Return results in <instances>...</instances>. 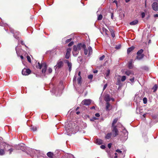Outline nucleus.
Segmentation results:
<instances>
[{
  "label": "nucleus",
  "instance_id": "4",
  "mask_svg": "<svg viewBox=\"0 0 158 158\" xmlns=\"http://www.w3.org/2000/svg\"><path fill=\"white\" fill-rule=\"evenodd\" d=\"M72 126L71 123H66L65 128L66 131L68 133L70 132L72 129Z\"/></svg>",
  "mask_w": 158,
  "mask_h": 158
},
{
  "label": "nucleus",
  "instance_id": "30",
  "mask_svg": "<svg viewBox=\"0 0 158 158\" xmlns=\"http://www.w3.org/2000/svg\"><path fill=\"white\" fill-rule=\"evenodd\" d=\"M143 50L141 49L139 50L137 53V55H142V53L143 52Z\"/></svg>",
  "mask_w": 158,
  "mask_h": 158
},
{
  "label": "nucleus",
  "instance_id": "44",
  "mask_svg": "<svg viewBox=\"0 0 158 158\" xmlns=\"http://www.w3.org/2000/svg\"><path fill=\"white\" fill-rule=\"evenodd\" d=\"M100 148H101L102 149H104L106 148V147L105 145H102L100 146Z\"/></svg>",
  "mask_w": 158,
  "mask_h": 158
},
{
  "label": "nucleus",
  "instance_id": "56",
  "mask_svg": "<svg viewBox=\"0 0 158 158\" xmlns=\"http://www.w3.org/2000/svg\"><path fill=\"white\" fill-rule=\"evenodd\" d=\"M17 48H18V47H16L15 48V50L16 51V53H17V55H18V50H17Z\"/></svg>",
  "mask_w": 158,
  "mask_h": 158
},
{
  "label": "nucleus",
  "instance_id": "48",
  "mask_svg": "<svg viewBox=\"0 0 158 158\" xmlns=\"http://www.w3.org/2000/svg\"><path fill=\"white\" fill-rule=\"evenodd\" d=\"M8 151H9V154H11V152L13 151V149L12 148L10 149Z\"/></svg>",
  "mask_w": 158,
  "mask_h": 158
},
{
  "label": "nucleus",
  "instance_id": "5",
  "mask_svg": "<svg viewBox=\"0 0 158 158\" xmlns=\"http://www.w3.org/2000/svg\"><path fill=\"white\" fill-rule=\"evenodd\" d=\"M123 134L124 135V136L121 137L120 139L123 141H126L128 138V132L126 130H124L123 131Z\"/></svg>",
  "mask_w": 158,
  "mask_h": 158
},
{
  "label": "nucleus",
  "instance_id": "19",
  "mask_svg": "<svg viewBox=\"0 0 158 158\" xmlns=\"http://www.w3.org/2000/svg\"><path fill=\"white\" fill-rule=\"evenodd\" d=\"M106 110H110L111 105L108 102H106Z\"/></svg>",
  "mask_w": 158,
  "mask_h": 158
},
{
  "label": "nucleus",
  "instance_id": "54",
  "mask_svg": "<svg viewBox=\"0 0 158 158\" xmlns=\"http://www.w3.org/2000/svg\"><path fill=\"white\" fill-rule=\"evenodd\" d=\"M77 78V76H76L75 75L74 76V78H73V81H76V79Z\"/></svg>",
  "mask_w": 158,
  "mask_h": 158
},
{
  "label": "nucleus",
  "instance_id": "53",
  "mask_svg": "<svg viewBox=\"0 0 158 158\" xmlns=\"http://www.w3.org/2000/svg\"><path fill=\"white\" fill-rule=\"evenodd\" d=\"M98 118H96V117H94L93 118V119H91V121H94V120H96V119H97Z\"/></svg>",
  "mask_w": 158,
  "mask_h": 158
},
{
  "label": "nucleus",
  "instance_id": "39",
  "mask_svg": "<svg viewBox=\"0 0 158 158\" xmlns=\"http://www.w3.org/2000/svg\"><path fill=\"white\" fill-rule=\"evenodd\" d=\"M105 57V56L104 55H103L102 56H101V57H100L99 60H102L104 59Z\"/></svg>",
  "mask_w": 158,
  "mask_h": 158
},
{
  "label": "nucleus",
  "instance_id": "18",
  "mask_svg": "<svg viewBox=\"0 0 158 158\" xmlns=\"http://www.w3.org/2000/svg\"><path fill=\"white\" fill-rule=\"evenodd\" d=\"M138 23V21L137 20H135L130 23V24L131 25H135L137 24Z\"/></svg>",
  "mask_w": 158,
  "mask_h": 158
},
{
  "label": "nucleus",
  "instance_id": "61",
  "mask_svg": "<svg viewBox=\"0 0 158 158\" xmlns=\"http://www.w3.org/2000/svg\"><path fill=\"white\" fill-rule=\"evenodd\" d=\"M154 17H158V14H156V15H154Z\"/></svg>",
  "mask_w": 158,
  "mask_h": 158
},
{
  "label": "nucleus",
  "instance_id": "59",
  "mask_svg": "<svg viewBox=\"0 0 158 158\" xmlns=\"http://www.w3.org/2000/svg\"><path fill=\"white\" fill-rule=\"evenodd\" d=\"M20 57L22 60L23 59V57L22 55L20 56Z\"/></svg>",
  "mask_w": 158,
  "mask_h": 158
},
{
  "label": "nucleus",
  "instance_id": "40",
  "mask_svg": "<svg viewBox=\"0 0 158 158\" xmlns=\"http://www.w3.org/2000/svg\"><path fill=\"white\" fill-rule=\"evenodd\" d=\"M143 103L146 104L147 102V99L146 98H143Z\"/></svg>",
  "mask_w": 158,
  "mask_h": 158
},
{
  "label": "nucleus",
  "instance_id": "10",
  "mask_svg": "<svg viewBox=\"0 0 158 158\" xmlns=\"http://www.w3.org/2000/svg\"><path fill=\"white\" fill-rule=\"evenodd\" d=\"M158 3L156 2H154L152 4V8L154 10L157 11L158 10Z\"/></svg>",
  "mask_w": 158,
  "mask_h": 158
},
{
  "label": "nucleus",
  "instance_id": "29",
  "mask_svg": "<svg viewBox=\"0 0 158 158\" xmlns=\"http://www.w3.org/2000/svg\"><path fill=\"white\" fill-rule=\"evenodd\" d=\"M88 49H89V53L88 55L90 54L92 52V48L90 47L89 46L88 48Z\"/></svg>",
  "mask_w": 158,
  "mask_h": 158
},
{
  "label": "nucleus",
  "instance_id": "17",
  "mask_svg": "<svg viewBox=\"0 0 158 158\" xmlns=\"http://www.w3.org/2000/svg\"><path fill=\"white\" fill-rule=\"evenodd\" d=\"M102 31H103L102 32H101V33L102 34H105L106 35H108L107 32H108V31L106 28L103 27L102 28Z\"/></svg>",
  "mask_w": 158,
  "mask_h": 158
},
{
  "label": "nucleus",
  "instance_id": "31",
  "mask_svg": "<svg viewBox=\"0 0 158 158\" xmlns=\"http://www.w3.org/2000/svg\"><path fill=\"white\" fill-rule=\"evenodd\" d=\"M31 129L33 131H36L37 129V127H32L31 128Z\"/></svg>",
  "mask_w": 158,
  "mask_h": 158
},
{
  "label": "nucleus",
  "instance_id": "34",
  "mask_svg": "<svg viewBox=\"0 0 158 158\" xmlns=\"http://www.w3.org/2000/svg\"><path fill=\"white\" fill-rule=\"evenodd\" d=\"M102 18V15H98V20H101Z\"/></svg>",
  "mask_w": 158,
  "mask_h": 158
},
{
  "label": "nucleus",
  "instance_id": "8",
  "mask_svg": "<svg viewBox=\"0 0 158 158\" xmlns=\"http://www.w3.org/2000/svg\"><path fill=\"white\" fill-rule=\"evenodd\" d=\"M31 70L29 69H24L22 71V74L23 75H28L31 73Z\"/></svg>",
  "mask_w": 158,
  "mask_h": 158
},
{
  "label": "nucleus",
  "instance_id": "37",
  "mask_svg": "<svg viewBox=\"0 0 158 158\" xmlns=\"http://www.w3.org/2000/svg\"><path fill=\"white\" fill-rule=\"evenodd\" d=\"M27 60L30 63H31V59L30 57L29 56H27Z\"/></svg>",
  "mask_w": 158,
  "mask_h": 158
},
{
  "label": "nucleus",
  "instance_id": "26",
  "mask_svg": "<svg viewBox=\"0 0 158 158\" xmlns=\"http://www.w3.org/2000/svg\"><path fill=\"white\" fill-rule=\"evenodd\" d=\"M84 49V53L85 55H87L88 54V50L86 48V46L84 48H82Z\"/></svg>",
  "mask_w": 158,
  "mask_h": 158
},
{
  "label": "nucleus",
  "instance_id": "36",
  "mask_svg": "<svg viewBox=\"0 0 158 158\" xmlns=\"http://www.w3.org/2000/svg\"><path fill=\"white\" fill-rule=\"evenodd\" d=\"M81 77H80L78 78L77 79L78 83L79 84H80L81 83Z\"/></svg>",
  "mask_w": 158,
  "mask_h": 158
},
{
  "label": "nucleus",
  "instance_id": "57",
  "mask_svg": "<svg viewBox=\"0 0 158 158\" xmlns=\"http://www.w3.org/2000/svg\"><path fill=\"white\" fill-rule=\"evenodd\" d=\"M120 47H121V46L119 45V46H116V48L118 49L120 48Z\"/></svg>",
  "mask_w": 158,
  "mask_h": 158
},
{
  "label": "nucleus",
  "instance_id": "16",
  "mask_svg": "<svg viewBox=\"0 0 158 158\" xmlns=\"http://www.w3.org/2000/svg\"><path fill=\"white\" fill-rule=\"evenodd\" d=\"M105 100L107 102H108L110 101V96L108 95H106L105 98Z\"/></svg>",
  "mask_w": 158,
  "mask_h": 158
},
{
  "label": "nucleus",
  "instance_id": "64",
  "mask_svg": "<svg viewBox=\"0 0 158 158\" xmlns=\"http://www.w3.org/2000/svg\"><path fill=\"white\" fill-rule=\"evenodd\" d=\"M80 113V112L79 111H77V112H76V114H79Z\"/></svg>",
  "mask_w": 158,
  "mask_h": 158
},
{
  "label": "nucleus",
  "instance_id": "12",
  "mask_svg": "<svg viewBox=\"0 0 158 158\" xmlns=\"http://www.w3.org/2000/svg\"><path fill=\"white\" fill-rule=\"evenodd\" d=\"M68 66L69 67V71L70 72L72 69V63L69 62L68 61H67Z\"/></svg>",
  "mask_w": 158,
  "mask_h": 158
},
{
  "label": "nucleus",
  "instance_id": "49",
  "mask_svg": "<svg viewBox=\"0 0 158 158\" xmlns=\"http://www.w3.org/2000/svg\"><path fill=\"white\" fill-rule=\"evenodd\" d=\"M134 78L133 77V78H131L130 79V81L131 82H133L134 81Z\"/></svg>",
  "mask_w": 158,
  "mask_h": 158
},
{
  "label": "nucleus",
  "instance_id": "13",
  "mask_svg": "<svg viewBox=\"0 0 158 158\" xmlns=\"http://www.w3.org/2000/svg\"><path fill=\"white\" fill-rule=\"evenodd\" d=\"M110 71L109 69H108L106 71V72L105 74V78L106 79H107L109 78V76L110 73Z\"/></svg>",
  "mask_w": 158,
  "mask_h": 158
},
{
  "label": "nucleus",
  "instance_id": "46",
  "mask_svg": "<svg viewBox=\"0 0 158 158\" xmlns=\"http://www.w3.org/2000/svg\"><path fill=\"white\" fill-rule=\"evenodd\" d=\"M116 152L118 153H121L122 152V151L119 149H117L116 150Z\"/></svg>",
  "mask_w": 158,
  "mask_h": 158
},
{
  "label": "nucleus",
  "instance_id": "43",
  "mask_svg": "<svg viewBox=\"0 0 158 158\" xmlns=\"http://www.w3.org/2000/svg\"><path fill=\"white\" fill-rule=\"evenodd\" d=\"M73 44V42H71L68 45V46L70 47L72 46Z\"/></svg>",
  "mask_w": 158,
  "mask_h": 158
},
{
  "label": "nucleus",
  "instance_id": "3",
  "mask_svg": "<svg viewBox=\"0 0 158 158\" xmlns=\"http://www.w3.org/2000/svg\"><path fill=\"white\" fill-rule=\"evenodd\" d=\"M64 64L63 61L62 60H58L56 65L54 67L55 70H56L58 69L61 68L63 66Z\"/></svg>",
  "mask_w": 158,
  "mask_h": 158
},
{
  "label": "nucleus",
  "instance_id": "7",
  "mask_svg": "<svg viewBox=\"0 0 158 158\" xmlns=\"http://www.w3.org/2000/svg\"><path fill=\"white\" fill-rule=\"evenodd\" d=\"M117 81L118 82V85L120 82L121 81H124L126 79V77L125 76H123L121 77L120 76L118 75V76Z\"/></svg>",
  "mask_w": 158,
  "mask_h": 158
},
{
  "label": "nucleus",
  "instance_id": "38",
  "mask_svg": "<svg viewBox=\"0 0 158 158\" xmlns=\"http://www.w3.org/2000/svg\"><path fill=\"white\" fill-rule=\"evenodd\" d=\"M93 77V75L92 74L89 75L88 76V78L90 79H92Z\"/></svg>",
  "mask_w": 158,
  "mask_h": 158
},
{
  "label": "nucleus",
  "instance_id": "20",
  "mask_svg": "<svg viewBox=\"0 0 158 158\" xmlns=\"http://www.w3.org/2000/svg\"><path fill=\"white\" fill-rule=\"evenodd\" d=\"M47 155L50 158H53V154L51 152H48L47 154Z\"/></svg>",
  "mask_w": 158,
  "mask_h": 158
},
{
  "label": "nucleus",
  "instance_id": "28",
  "mask_svg": "<svg viewBox=\"0 0 158 158\" xmlns=\"http://www.w3.org/2000/svg\"><path fill=\"white\" fill-rule=\"evenodd\" d=\"M5 153V151L2 149H0V155L2 156Z\"/></svg>",
  "mask_w": 158,
  "mask_h": 158
},
{
  "label": "nucleus",
  "instance_id": "24",
  "mask_svg": "<svg viewBox=\"0 0 158 158\" xmlns=\"http://www.w3.org/2000/svg\"><path fill=\"white\" fill-rule=\"evenodd\" d=\"M132 73V72L131 70H127L125 71V73L128 76L130 75Z\"/></svg>",
  "mask_w": 158,
  "mask_h": 158
},
{
  "label": "nucleus",
  "instance_id": "55",
  "mask_svg": "<svg viewBox=\"0 0 158 158\" xmlns=\"http://www.w3.org/2000/svg\"><path fill=\"white\" fill-rule=\"evenodd\" d=\"M69 157H72L73 158V155L71 154H69Z\"/></svg>",
  "mask_w": 158,
  "mask_h": 158
},
{
  "label": "nucleus",
  "instance_id": "1",
  "mask_svg": "<svg viewBox=\"0 0 158 158\" xmlns=\"http://www.w3.org/2000/svg\"><path fill=\"white\" fill-rule=\"evenodd\" d=\"M85 47V45L81 43L78 44L77 45L73 46V54L74 56H76L79 53V51L82 48Z\"/></svg>",
  "mask_w": 158,
  "mask_h": 158
},
{
  "label": "nucleus",
  "instance_id": "50",
  "mask_svg": "<svg viewBox=\"0 0 158 158\" xmlns=\"http://www.w3.org/2000/svg\"><path fill=\"white\" fill-rule=\"evenodd\" d=\"M95 115L96 117H99L100 116V115L98 113H96L95 114Z\"/></svg>",
  "mask_w": 158,
  "mask_h": 158
},
{
  "label": "nucleus",
  "instance_id": "45",
  "mask_svg": "<svg viewBox=\"0 0 158 158\" xmlns=\"http://www.w3.org/2000/svg\"><path fill=\"white\" fill-rule=\"evenodd\" d=\"M71 49L70 48H69L68 49H67V52H68V53H70L71 51Z\"/></svg>",
  "mask_w": 158,
  "mask_h": 158
},
{
  "label": "nucleus",
  "instance_id": "63",
  "mask_svg": "<svg viewBox=\"0 0 158 158\" xmlns=\"http://www.w3.org/2000/svg\"><path fill=\"white\" fill-rule=\"evenodd\" d=\"M21 43L22 45H24L23 42L22 41H21Z\"/></svg>",
  "mask_w": 158,
  "mask_h": 158
},
{
  "label": "nucleus",
  "instance_id": "27",
  "mask_svg": "<svg viewBox=\"0 0 158 158\" xmlns=\"http://www.w3.org/2000/svg\"><path fill=\"white\" fill-rule=\"evenodd\" d=\"M157 86L156 85H155L153 86V87L152 88V89L153 90L154 92H155L156 91L157 89Z\"/></svg>",
  "mask_w": 158,
  "mask_h": 158
},
{
  "label": "nucleus",
  "instance_id": "62",
  "mask_svg": "<svg viewBox=\"0 0 158 158\" xmlns=\"http://www.w3.org/2000/svg\"><path fill=\"white\" fill-rule=\"evenodd\" d=\"M80 74H81V72H79L78 73V75L79 76V77H81Z\"/></svg>",
  "mask_w": 158,
  "mask_h": 158
},
{
  "label": "nucleus",
  "instance_id": "23",
  "mask_svg": "<svg viewBox=\"0 0 158 158\" xmlns=\"http://www.w3.org/2000/svg\"><path fill=\"white\" fill-rule=\"evenodd\" d=\"M111 135L112 134L111 133H109L106 135L105 137L106 138V139H109L111 138Z\"/></svg>",
  "mask_w": 158,
  "mask_h": 158
},
{
  "label": "nucleus",
  "instance_id": "42",
  "mask_svg": "<svg viewBox=\"0 0 158 158\" xmlns=\"http://www.w3.org/2000/svg\"><path fill=\"white\" fill-rule=\"evenodd\" d=\"M71 40H72V39H68L66 40L65 42H66V43H68L70 42Z\"/></svg>",
  "mask_w": 158,
  "mask_h": 158
},
{
  "label": "nucleus",
  "instance_id": "2",
  "mask_svg": "<svg viewBox=\"0 0 158 158\" xmlns=\"http://www.w3.org/2000/svg\"><path fill=\"white\" fill-rule=\"evenodd\" d=\"M36 67L41 69L42 67L44 68L42 69V72L43 73H45L47 70V66L46 64L45 63H43L42 64H40L39 62H38L37 64L36 65Z\"/></svg>",
  "mask_w": 158,
  "mask_h": 158
},
{
  "label": "nucleus",
  "instance_id": "33",
  "mask_svg": "<svg viewBox=\"0 0 158 158\" xmlns=\"http://www.w3.org/2000/svg\"><path fill=\"white\" fill-rule=\"evenodd\" d=\"M110 31L111 33L112 36L113 38H114L115 37V34L114 32V31H113V30H110Z\"/></svg>",
  "mask_w": 158,
  "mask_h": 158
},
{
  "label": "nucleus",
  "instance_id": "58",
  "mask_svg": "<svg viewBox=\"0 0 158 158\" xmlns=\"http://www.w3.org/2000/svg\"><path fill=\"white\" fill-rule=\"evenodd\" d=\"M95 108V107L94 106H92L91 107V109H94Z\"/></svg>",
  "mask_w": 158,
  "mask_h": 158
},
{
  "label": "nucleus",
  "instance_id": "60",
  "mask_svg": "<svg viewBox=\"0 0 158 158\" xmlns=\"http://www.w3.org/2000/svg\"><path fill=\"white\" fill-rule=\"evenodd\" d=\"M97 72H98L97 70H95V71H94V72H93V73H96Z\"/></svg>",
  "mask_w": 158,
  "mask_h": 158
},
{
  "label": "nucleus",
  "instance_id": "21",
  "mask_svg": "<svg viewBox=\"0 0 158 158\" xmlns=\"http://www.w3.org/2000/svg\"><path fill=\"white\" fill-rule=\"evenodd\" d=\"M134 47H131L130 48H129L127 50V53L128 54L129 53L132 51L134 49Z\"/></svg>",
  "mask_w": 158,
  "mask_h": 158
},
{
  "label": "nucleus",
  "instance_id": "51",
  "mask_svg": "<svg viewBox=\"0 0 158 158\" xmlns=\"http://www.w3.org/2000/svg\"><path fill=\"white\" fill-rule=\"evenodd\" d=\"M114 18V15L113 13H111V19H113Z\"/></svg>",
  "mask_w": 158,
  "mask_h": 158
},
{
  "label": "nucleus",
  "instance_id": "52",
  "mask_svg": "<svg viewBox=\"0 0 158 158\" xmlns=\"http://www.w3.org/2000/svg\"><path fill=\"white\" fill-rule=\"evenodd\" d=\"M111 143H109L108 145V147L109 148H110L111 147Z\"/></svg>",
  "mask_w": 158,
  "mask_h": 158
},
{
  "label": "nucleus",
  "instance_id": "6",
  "mask_svg": "<svg viewBox=\"0 0 158 158\" xmlns=\"http://www.w3.org/2000/svg\"><path fill=\"white\" fill-rule=\"evenodd\" d=\"M112 135L113 137H115L118 135V131L116 126L113 127L112 129Z\"/></svg>",
  "mask_w": 158,
  "mask_h": 158
},
{
  "label": "nucleus",
  "instance_id": "11",
  "mask_svg": "<svg viewBox=\"0 0 158 158\" xmlns=\"http://www.w3.org/2000/svg\"><path fill=\"white\" fill-rule=\"evenodd\" d=\"M11 32H12L14 34V36L15 37L16 39H18L19 38V37L18 36H15V35H19V32L16 31L15 32H14V30H11Z\"/></svg>",
  "mask_w": 158,
  "mask_h": 158
},
{
  "label": "nucleus",
  "instance_id": "35",
  "mask_svg": "<svg viewBox=\"0 0 158 158\" xmlns=\"http://www.w3.org/2000/svg\"><path fill=\"white\" fill-rule=\"evenodd\" d=\"M52 72V69L51 68H49L48 69V70H47V72H48V73H51Z\"/></svg>",
  "mask_w": 158,
  "mask_h": 158
},
{
  "label": "nucleus",
  "instance_id": "32",
  "mask_svg": "<svg viewBox=\"0 0 158 158\" xmlns=\"http://www.w3.org/2000/svg\"><path fill=\"white\" fill-rule=\"evenodd\" d=\"M70 53L66 52V54L65 56V57L66 59H69L70 57Z\"/></svg>",
  "mask_w": 158,
  "mask_h": 158
},
{
  "label": "nucleus",
  "instance_id": "14",
  "mask_svg": "<svg viewBox=\"0 0 158 158\" xmlns=\"http://www.w3.org/2000/svg\"><path fill=\"white\" fill-rule=\"evenodd\" d=\"M95 141L96 143L99 145L103 143L102 141L100 139H96Z\"/></svg>",
  "mask_w": 158,
  "mask_h": 158
},
{
  "label": "nucleus",
  "instance_id": "25",
  "mask_svg": "<svg viewBox=\"0 0 158 158\" xmlns=\"http://www.w3.org/2000/svg\"><path fill=\"white\" fill-rule=\"evenodd\" d=\"M128 66V68L130 69H131L133 68V65L131 61H130L129 62Z\"/></svg>",
  "mask_w": 158,
  "mask_h": 158
},
{
  "label": "nucleus",
  "instance_id": "47",
  "mask_svg": "<svg viewBox=\"0 0 158 158\" xmlns=\"http://www.w3.org/2000/svg\"><path fill=\"white\" fill-rule=\"evenodd\" d=\"M107 86V84H106L104 85L103 88V91H104Z\"/></svg>",
  "mask_w": 158,
  "mask_h": 158
},
{
  "label": "nucleus",
  "instance_id": "41",
  "mask_svg": "<svg viewBox=\"0 0 158 158\" xmlns=\"http://www.w3.org/2000/svg\"><path fill=\"white\" fill-rule=\"evenodd\" d=\"M141 16H142V18H144V17L145 16V13L144 12H142L141 13Z\"/></svg>",
  "mask_w": 158,
  "mask_h": 158
},
{
  "label": "nucleus",
  "instance_id": "15",
  "mask_svg": "<svg viewBox=\"0 0 158 158\" xmlns=\"http://www.w3.org/2000/svg\"><path fill=\"white\" fill-rule=\"evenodd\" d=\"M144 56L143 54L142 55H137V56H136V59L138 60H140L142 59Z\"/></svg>",
  "mask_w": 158,
  "mask_h": 158
},
{
  "label": "nucleus",
  "instance_id": "9",
  "mask_svg": "<svg viewBox=\"0 0 158 158\" xmlns=\"http://www.w3.org/2000/svg\"><path fill=\"white\" fill-rule=\"evenodd\" d=\"M91 103V100L90 99H85L81 102V104L82 105H89Z\"/></svg>",
  "mask_w": 158,
  "mask_h": 158
},
{
  "label": "nucleus",
  "instance_id": "22",
  "mask_svg": "<svg viewBox=\"0 0 158 158\" xmlns=\"http://www.w3.org/2000/svg\"><path fill=\"white\" fill-rule=\"evenodd\" d=\"M117 121L118 119L117 118H116L115 119H114L112 125V127H114L115 126H114V125L117 122Z\"/></svg>",
  "mask_w": 158,
  "mask_h": 158
}]
</instances>
